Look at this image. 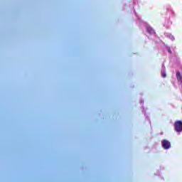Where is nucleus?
Returning a JSON list of instances; mask_svg holds the SVG:
<instances>
[{"mask_svg":"<svg viewBox=\"0 0 182 182\" xmlns=\"http://www.w3.org/2000/svg\"><path fill=\"white\" fill-rule=\"evenodd\" d=\"M166 50H168V52L170 53V55H171V53H173V52L171 51V49L170 48V47L168 46H166Z\"/></svg>","mask_w":182,"mask_h":182,"instance_id":"6","label":"nucleus"},{"mask_svg":"<svg viewBox=\"0 0 182 182\" xmlns=\"http://www.w3.org/2000/svg\"><path fill=\"white\" fill-rule=\"evenodd\" d=\"M161 146L164 150H168V149H171V143L167 139H163L161 141Z\"/></svg>","mask_w":182,"mask_h":182,"instance_id":"2","label":"nucleus"},{"mask_svg":"<svg viewBox=\"0 0 182 182\" xmlns=\"http://www.w3.org/2000/svg\"><path fill=\"white\" fill-rule=\"evenodd\" d=\"M135 15H137L136 13H135Z\"/></svg>","mask_w":182,"mask_h":182,"instance_id":"9","label":"nucleus"},{"mask_svg":"<svg viewBox=\"0 0 182 182\" xmlns=\"http://www.w3.org/2000/svg\"><path fill=\"white\" fill-rule=\"evenodd\" d=\"M146 31L148 32V33H149V35H156V31H154V29H153V28H151V26L146 25Z\"/></svg>","mask_w":182,"mask_h":182,"instance_id":"3","label":"nucleus"},{"mask_svg":"<svg viewBox=\"0 0 182 182\" xmlns=\"http://www.w3.org/2000/svg\"><path fill=\"white\" fill-rule=\"evenodd\" d=\"M165 36L166 38H168V39H170L171 41H174L175 39L174 36H172V34L170 33H165Z\"/></svg>","mask_w":182,"mask_h":182,"instance_id":"5","label":"nucleus"},{"mask_svg":"<svg viewBox=\"0 0 182 182\" xmlns=\"http://www.w3.org/2000/svg\"><path fill=\"white\" fill-rule=\"evenodd\" d=\"M170 25H171V22L168 23V26H170Z\"/></svg>","mask_w":182,"mask_h":182,"instance_id":"8","label":"nucleus"},{"mask_svg":"<svg viewBox=\"0 0 182 182\" xmlns=\"http://www.w3.org/2000/svg\"><path fill=\"white\" fill-rule=\"evenodd\" d=\"M140 103L141 105H144V100H141Z\"/></svg>","mask_w":182,"mask_h":182,"instance_id":"7","label":"nucleus"},{"mask_svg":"<svg viewBox=\"0 0 182 182\" xmlns=\"http://www.w3.org/2000/svg\"><path fill=\"white\" fill-rule=\"evenodd\" d=\"M174 130L176 133L182 132V121L178 120L176 121L173 124Z\"/></svg>","mask_w":182,"mask_h":182,"instance_id":"1","label":"nucleus"},{"mask_svg":"<svg viewBox=\"0 0 182 182\" xmlns=\"http://www.w3.org/2000/svg\"><path fill=\"white\" fill-rule=\"evenodd\" d=\"M161 75L162 77H166L167 76L166 73V66H164V63L162 64Z\"/></svg>","mask_w":182,"mask_h":182,"instance_id":"4","label":"nucleus"}]
</instances>
